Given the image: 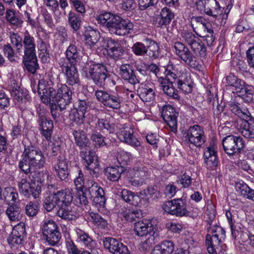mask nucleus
I'll use <instances>...</instances> for the list:
<instances>
[{"label":"nucleus","mask_w":254,"mask_h":254,"mask_svg":"<svg viewBox=\"0 0 254 254\" xmlns=\"http://www.w3.org/2000/svg\"><path fill=\"white\" fill-rule=\"evenodd\" d=\"M76 144L82 150L81 155L84 160L85 166L92 176L97 177L99 171L98 157L89 146V140L85 132L81 128L73 131Z\"/></svg>","instance_id":"obj_1"},{"label":"nucleus","mask_w":254,"mask_h":254,"mask_svg":"<svg viewBox=\"0 0 254 254\" xmlns=\"http://www.w3.org/2000/svg\"><path fill=\"white\" fill-rule=\"evenodd\" d=\"M166 79L174 80L175 85L182 92L188 94L192 90V81L190 73L184 66L168 64L163 67Z\"/></svg>","instance_id":"obj_2"},{"label":"nucleus","mask_w":254,"mask_h":254,"mask_svg":"<svg viewBox=\"0 0 254 254\" xmlns=\"http://www.w3.org/2000/svg\"><path fill=\"white\" fill-rule=\"evenodd\" d=\"M22 156L19 167L26 174L31 172L32 167L40 169L45 164V158L42 152L38 150L25 148Z\"/></svg>","instance_id":"obj_3"},{"label":"nucleus","mask_w":254,"mask_h":254,"mask_svg":"<svg viewBox=\"0 0 254 254\" xmlns=\"http://www.w3.org/2000/svg\"><path fill=\"white\" fill-rule=\"evenodd\" d=\"M73 197L70 190L65 189L47 194L44 199V207L47 211L58 207L71 204Z\"/></svg>","instance_id":"obj_4"},{"label":"nucleus","mask_w":254,"mask_h":254,"mask_svg":"<svg viewBox=\"0 0 254 254\" xmlns=\"http://www.w3.org/2000/svg\"><path fill=\"white\" fill-rule=\"evenodd\" d=\"M97 46L98 52L106 54L115 60L122 59L125 54L121 43L111 38H102Z\"/></svg>","instance_id":"obj_5"},{"label":"nucleus","mask_w":254,"mask_h":254,"mask_svg":"<svg viewBox=\"0 0 254 254\" xmlns=\"http://www.w3.org/2000/svg\"><path fill=\"white\" fill-rule=\"evenodd\" d=\"M86 77L92 79L97 85L103 86L105 85L108 77L107 70L102 64H91L85 72Z\"/></svg>","instance_id":"obj_6"},{"label":"nucleus","mask_w":254,"mask_h":254,"mask_svg":"<svg viewBox=\"0 0 254 254\" xmlns=\"http://www.w3.org/2000/svg\"><path fill=\"white\" fill-rule=\"evenodd\" d=\"M164 212L177 217H182L188 214L187 204L182 198L174 199L165 202L162 205Z\"/></svg>","instance_id":"obj_7"},{"label":"nucleus","mask_w":254,"mask_h":254,"mask_svg":"<svg viewBox=\"0 0 254 254\" xmlns=\"http://www.w3.org/2000/svg\"><path fill=\"white\" fill-rule=\"evenodd\" d=\"M95 95L99 102L104 106L114 109H120L123 101V98L119 94H110L102 90H97Z\"/></svg>","instance_id":"obj_8"},{"label":"nucleus","mask_w":254,"mask_h":254,"mask_svg":"<svg viewBox=\"0 0 254 254\" xmlns=\"http://www.w3.org/2000/svg\"><path fill=\"white\" fill-rule=\"evenodd\" d=\"M42 233L49 245L55 246L59 243L62 236L54 221H45L42 227Z\"/></svg>","instance_id":"obj_9"},{"label":"nucleus","mask_w":254,"mask_h":254,"mask_svg":"<svg viewBox=\"0 0 254 254\" xmlns=\"http://www.w3.org/2000/svg\"><path fill=\"white\" fill-rule=\"evenodd\" d=\"M216 234L211 236L207 234L205 238V245L209 254H217L221 250L220 245L222 240L225 238V231L221 228L217 227L215 230Z\"/></svg>","instance_id":"obj_10"},{"label":"nucleus","mask_w":254,"mask_h":254,"mask_svg":"<svg viewBox=\"0 0 254 254\" xmlns=\"http://www.w3.org/2000/svg\"><path fill=\"white\" fill-rule=\"evenodd\" d=\"M18 186L20 192L27 198L32 196L37 198L41 192L42 184L38 181H32L29 183L26 179H21Z\"/></svg>","instance_id":"obj_11"},{"label":"nucleus","mask_w":254,"mask_h":254,"mask_svg":"<svg viewBox=\"0 0 254 254\" xmlns=\"http://www.w3.org/2000/svg\"><path fill=\"white\" fill-rule=\"evenodd\" d=\"M11 234L8 237L7 241L12 248L21 247L26 237V225L21 222L12 227Z\"/></svg>","instance_id":"obj_12"},{"label":"nucleus","mask_w":254,"mask_h":254,"mask_svg":"<svg viewBox=\"0 0 254 254\" xmlns=\"http://www.w3.org/2000/svg\"><path fill=\"white\" fill-rule=\"evenodd\" d=\"M228 108L236 116L242 119L245 124L243 127H254V118H253L248 109L238 102H230Z\"/></svg>","instance_id":"obj_13"},{"label":"nucleus","mask_w":254,"mask_h":254,"mask_svg":"<svg viewBox=\"0 0 254 254\" xmlns=\"http://www.w3.org/2000/svg\"><path fill=\"white\" fill-rule=\"evenodd\" d=\"M49 96L52 98L53 102H56L64 106H67L71 102L72 92L65 85L63 84L56 90L53 88H49Z\"/></svg>","instance_id":"obj_14"},{"label":"nucleus","mask_w":254,"mask_h":254,"mask_svg":"<svg viewBox=\"0 0 254 254\" xmlns=\"http://www.w3.org/2000/svg\"><path fill=\"white\" fill-rule=\"evenodd\" d=\"M174 49L175 54L186 64L193 68L197 66L195 57L183 43L175 42Z\"/></svg>","instance_id":"obj_15"},{"label":"nucleus","mask_w":254,"mask_h":254,"mask_svg":"<svg viewBox=\"0 0 254 254\" xmlns=\"http://www.w3.org/2000/svg\"><path fill=\"white\" fill-rule=\"evenodd\" d=\"M128 182L133 187H138L144 183V178L148 175L145 167H135L125 171Z\"/></svg>","instance_id":"obj_16"},{"label":"nucleus","mask_w":254,"mask_h":254,"mask_svg":"<svg viewBox=\"0 0 254 254\" xmlns=\"http://www.w3.org/2000/svg\"><path fill=\"white\" fill-rule=\"evenodd\" d=\"M225 152L229 155L239 153L244 147V142L241 137L228 135L222 141Z\"/></svg>","instance_id":"obj_17"},{"label":"nucleus","mask_w":254,"mask_h":254,"mask_svg":"<svg viewBox=\"0 0 254 254\" xmlns=\"http://www.w3.org/2000/svg\"><path fill=\"white\" fill-rule=\"evenodd\" d=\"M195 3L200 12L215 18L219 16L221 7L217 0H196Z\"/></svg>","instance_id":"obj_18"},{"label":"nucleus","mask_w":254,"mask_h":254,"mask_svg":"<svg viewBox=\"0 0 254 254\" xmlns=\"http://www.w3.org/2000/svg\"><path fill=\"white\" fill-rule=\"evenodd\" d=\"M59 64L67 84L72 86L79 84V74L74 64H67L64 62V59H61Z\"/></svg>","instance_id":"obj_19"},{"label":"nucleus","mask_w":254,"mask_h":254,"mask_svg":"<svg viewBox=\"0 0 254 254\" xmlns=\"http://www.w3.org/2000/svg\"><path fill=\"white\" fill-rule=\"evenodd\" d=\"M134 232L138 236L157 235V228L151 219H144L134 224Z\"/></svg>","instance_id":"obj_20"},{"label":"nucleus","mask_w":254,"mask_h":254,"mask_svg":"<svg viewBox=\"0 0 254 254\" xmlns=\"http://www.w3.org/2000/svg\"><path fill=\"white\" fill-rule=\"evenodd\" d=\"M103 243L105 249L113 254H129L127 247L116 239L107 237Z\"/></svg>","instance_id":"obj_21"},{"label":"nucleus","mask_w":254,"mask_h":254,"mask_svg":"<svg viewBox=\"0 0 254 254\" xmlns=\"http://www.w3.org/2000/svg\"><path fill=\"white\" fill-rule=\"evenodd\" d=\"M117 21L109 31L111 34L119 36L125 35L129 34L133 27V23L129 20L123 19L119 16Z\"/></svg>","instance_id":"obj_22"},{"label":"nucleus","mask_w":254,"mask_h":254,"mask_svg":"<svg viewBox=\"0 0 254 254\" xmlns=\"http://www.w3.org/2000/svg\"><path fill=\"white\" fill-rule=\"evenodd\" d=\"M24 46V59L29 60L36 58V43L34 37L27 31L24 33L23 44Z\"/></svg>","instance_id":"obj_23"},{"label":"nucleus","mask_w":254,"mask_h":254,"mask_svg":"<svg viewBox=\"0 0 254 254\" xmlns=\"http://www.w3.org/2000/svg\"><path fill=\"white\" fill-rule=\"evenodd\" d=\"M162 117L169 127H177L178 113L171 105H166L162 109Z\"/></svg>","instance_id":"obj_24"},{"label":"nucleus","mask_w":254,"mask_h":254,"mask_svg":"<svg viewBox=\"0 0 254 254\" xmlns=\"http://www.w3.org/2000/svg\"><path fill=\"white\" fill-rule=\"evenodd\" d=\"M187 136L190 143L196 147H200L205 141L204 131L201 128H189Z\"/></svg>","instance_id":"obj_25"},{"label":"nucleus","mask_w":254,"mask_h":254,"mask_svg":"<svg viewBox=\"0 0 254 254\" xmlns=\"http://www.w3.org/2000/svg\"><path fill=\"white\" fill-rule=\"evenodd\" d=\"M155 87L153 84L146 82L141 84L138 90L137 93L140 98L144 102H149L154 99Z\"/></svg>","instance_id":"obj_26"},{"label":"nucleus","mask_w":254,"mask_h":254,"mask_svg":"<svg viewBox=\"0 0 254 254\" xmlns=\"http://www.w3.org/2000/svg\"><path fill=\"white\" fill-rule=\"evenodd\" d=\"M68 163L65 157L59 156L57 162L54 165V171L57 176L62 180H65L69 175Z\"/></svg>","instance_id":"obj_27"},{"label":"nucleus","mask_w":254,"mask_h":254,"mask_svg":"<svg viewBox=\"0 0 254 254\" xmlns=\"http://www.w3.org/2000/svg\"><path fill=\"white\" fill-rule=\"evenodd\" d=\"M203 156L204 163L208 169H213L216 167L218 163L217 150L214 145L204 149Z\"/></svg>","instance_id":"obj_28"},{"label":"nucleus","mask_w":254,"mask_h":254,"mask_svg":"<svg viewBox=\"0 0 254 254\" xmlns=\"http://www.w3.org/2000/svg\"><path fill=\"white\" fill-rule=\"evenodd\" d=\"M121 77L129 83L135 84L139 82V79L136 76L133 67L129 64H123L120 67Z\"/></svg>","instance_id":"obj_29"},{"label":"nucleus","mask_w":254,"mask_h":254,"mask_svg":"<svg viewBox=\"0 0 254 254\" xmlns=\"http://www.w3.org/2000/svg\"><path fill=\"white\" fill-rule=\"evenodd\" d=\"M126 128H121L120 130L117 133L118 138L126 143L134 147H137L140 146V141L133 135V131L129 128L126 130Z\"/></svg>","instance_id":"obj_30"},{"label":"nucleus","mask_w":254,"mask_h":254,"mask_svg":"<svg viewBox=\"0 0 254 254\" xmlns=\"http://www.w3.org/2000/svg\"><path fill=\"white\" fill-rule=\"evenodd\" d=\"M118 15L109 12H105L97 16L96 20L98 23L104 26L110 31L118 18Z\"/></svg>","instance_id":"obj_31"},{"label":"nucleus","mask_w":254,"mask_h":254,"mask_svg":"<svg viewBox=\"0 0 254 254\" xmlns=\"http://www.w3.org/2000/svg\"><path fill=\"white\" fill-rule=\"evenodd\" d=\"M74 230L77 236V240L79 242L90 250L95 248L96 243L87 233L77 228Z\"/></svg>","instance_id":"obj_32"},{"label":"nucleus","mask_w":254,"mask_h":254,"mask_svg":"<svg viewBox=\"0 0 254 254\" xmlns=\"http://www.w3.org/2000/svg\"><path fill=\"white\" fill-rule=\"evenodd\" d=\"M174 244L173 242L165 240L154 247L151 254H172L174 250Z\"/></svg>","instance_id":"obj_33"},{"label":"nucleus","mask_w":254,"mask_h":254,"mask_svg":"<svg viewBox=\"0 0 254 254\" xmlns=\"http://www.w3.org/2000/svg\"><path fill=\"white\" fill-rule=\"evenodd\" d=\"M21 209L19 205L16 204L9 205L5 210V214L11 222H16L21 218Z\"/></svg>","instance_id":"obj_34"},{"label":"nucleus","mask_w":254,"mask_h":254,"mask_svg":"<svg viewBox=\"0 0 254 254\" xmlns=\"http://www.w3.org/2000/svg\"><path fill=\"white\" fill-rule=\"evenodd\" d=\"M161 85L163 91L166 95L174 99L179 98L178 91L174 87L175 85L174 80L163 79L161 82ZM176 87L177 86H176Z\"/></svg>","instance_id":"obj_35"},{"label":"nucleus","mask_w":254,"mask_h":254,"mask_svg":"<svg viewBox=\"0 0 254 254\" xmlns=\"http://www.w3.org/2000/svg\"><path fill=\"white\" fill-rule=\"evenodd\" d=\"M84 36L85 44L90 46V48L97 50V45L100 41V40H99L100 38L99 32L97 30H92L86 31Z\"/></svg>","instance_id":"obj_36"},{"label":"nucleus","mask_w":254,"mask_h":254,"mask_svg":"<svg viewBox=\"0 0 254 254\" xmlns=\"http://www.w3.org/2000/svg\"><path fill=\"white\" fill-rule=\"evenodd\" d=\"M159 16L158 24L162 28L170 24L174 17V14L170 9L165 7L161 9Z\"/></svg>","instance_id":"obj_37"},{"label":"nucleus","mask_w":254,"mask_h":254,"mask_svg":"<svg viewBox=\"0 0 254 254\" xmlns=\"http://www.w3.org/2000/svg\"><path fill=\"white\" fill-rule=\"evenodd\" d=\"M57 214L65 220H72L75 217L76 211L71 208V204L58 207Z\"/></svg>","instance_id":"obj_38"},{"label":"nucleus","mask_w":254,"mask_h":254,"mask_svg":"<svg viewBox=\"0 0 254 254\" xmlns=\"http://www.w3.org/2000/svg\"><path fill=\"white\" fill-rule=\"evenodd\" d=\"M140 194L148 201L157 199L161 196L160 191L156 186L147 187L146 189L140 191Z\"/></svg>","instance_id":"obj_39"},{"label":"nucleus","mask_w":254,"mask_h":254,"mask_svg":"<svg viewBox=\"0 0 254 254\" xmlns=\"http://www.w3.org/2000/svg\"><path fill=\"white\" fill-rule=\"evenodd\" d=\"M3 194L5 200L9 203L15 204L19 201V194L14 188H5Z\"/></svg>","instance_id":"obj_40"},{"label":"nucleus","mask_w":254,"mask_h":254,"mask_svg":"<svg viewBox=\"0 0 254 254\" xmlns=\"http://www.w3.org/2000/svg\"><path fill=\"white\" fill-rule=\"evenodd\" d=\"M123 169L121 167H109L105 169V174L108 179L112 181H117L121 177Z\"/></svg>","instance_id":"obj_41"},{"label":"nucleus","mask_w":254,"mask_h":254,"mask_svg":"<svg viewBox=\"0 0 254 254\" xmlns=\"http://www.w3.org/2000/svg\"><path fill=\"white\" fill-rule=\"evenodd\" d=\"M121 195L123 199L133 205H137L138 204V201L139 200V196L135 194V193L127 189H123L121 191Z\"/></svg>","instance_id":"obj_42"},{"label":"nucleus","mask_w":254,"mask_h":254,"mask_svg":"<svg viewBox=\"0 0 254 254\" xmlns=\"http://www.w3.org/2000/svg\"><path fill=\"white\" fill-rule=\"evenodd\" d=\"M226 81L229 86L234 88V89L237 93H238L239 91H241V89L244 87L245 82L233 74L227 76Z\"/></svg>","instance_id":"obj_43"},{"label":"nucleus","mask_w":254,"mask_h":254,"mask_svg":"<svg viewBox=\"0 0 254 254\" xmlns=\"http://www.w3.org/2000/svg\"><path fill=\"white\" fill-rule=\"evenodd\" d=\"M123 217L129 222L135 221L142 217V212L140 209H129L126 210L123 213Z\"/></svg>","instance_id":"obj_44"},{"label":"nucleus","mask_w":254,"mask_h":254,"mask_svg":"<svg viewBox=\"0 0 254 254\" xmlns=\"http://www.w3.org/2000/svg\"><path fill=\"white\" fill-rule=\"evenodd\" d=\"M66 57L69 62L68 64H75L77 59L79 57V52L77 47L73 44H70L67 48L66 52Z\"/></svg>","instance_id":"obj_45"},{"label":"nucleus","mask_w":254,"mask_h":254,"mask_svg":"<svg viewBox=\"0 0 254 254\" xmlns=\"http://www.w3.org/2000/svg\"><path fill=\"white\" fill-rule=\"evenodd\" d=\"M40 204L37 201H29L25 207V214L30 217L35 216L39 211Z\"/></svg>","instance_id":"obj_46"},{"label":"nucleus","mask_w":254,"mask_h":254,"mask_svg":"<svg viewBox=\"0 0 254 254\" xmlns=\"http://www.w3.org/2000/svg\"><path fill=\"white\" fill-rule=\"evenodd\" d=\"M190 45V48L196 55L204 57L206 53V48L200 39L198 38Z\"/></svg>","instance_id":"obj_47"},{"label":"nucleus","mask_w":254,"mask_h":254,"mask_svg":"<svg viewBox=\"0 0 254 254\" xmlns=\"http://www.w3.org/2000/svg\"><path fill=\"white\" fill-rule=\"evenodd\" d=\"M68 19L70 26L74 31L80 28L81 22L80 15L70 11L68 15Z\"/></svg>","instance_id":"obj_48"},{"label":"nucleus","mask_w":254,"mask_h":254,"mask_svg":"<svg viewBox=\"0 0 254 254\" xmlns=\"http://www.w3.org/2000/svg\"><path fill=\"white\" fill-rule=\"evenodd\" d=\"M117 160L119 164L123 166L127 164L132 158V154L123 150H120L116 156Z\"/></svg>","instance_id":"obj_49"},{"label":"nucleus","mask_w":254,"mask_h":254,"mask_svg":"<svg viewBox=\"0 0 254 254\" xmlns=\"http://www.w3.org/2000/svg\"><path fill=\"white\" fill-rule=\"evenodd\" d=\"M159 47L157 43L151 41L149 45L146 47V56L150 58L156 59L159 56Z\"/></svg>","instance_id":"obj_50"},{"label":"nucleus","mask_w":254,"mask_h":254,"mask_svg":"<svg viewBox=\"0 0 254 254\" xmlns=\"http://www.w3.org/2000/svg\"><path fill=\"white\" fill-rule=\"evenodd\" d=\"M9 37L11 43L15 47L16 51L18 53L21 52L23 44L22 38L18 33L14 32L11 33Z\"/></svg>","instance_id":"obj_51"},{"label":"nucleus","mask_w":254,"mask_h":254,"mask_svg":"<svg viewBox=\"0 0 254 254\" xmlns=\"http://www.w3.org/2000/svg\"><path fill=\"white\" fill-rule=\"evenodd\" d=\"M88 186L89 192L94 193V196L105 197V192L103 189L99 186L96 183L90 181L88 182Z\"/></svg>","instance_id":"obj_52"},{"label":"nucleus","mask_w":254,"mask_h":254,"mask_svg":"<svg viewBox=\"0 0 254 254\" xmlns=\"http://www.w3.org/2000/svg\"><path fill=\"white\" fill-rule=\"evenodd\" d=\"M88 214L95 224L101 228H105L106 227L107 225L106 220L100 216L98 213L93 211H88Z\"/></svg>","instance_id":"obj_53"},{"label":"nucleus","mask_w":254,"mask_h":254,"mask_svg":"<svg viewBox=\"0 0 254 254\" xmlns=\"http://www.w3.org/2000/svg\"><path fill=\"white\" fill-rule=\"evenodd\" d=\"M190 24L194 31V28L202 29L206 24L208 25V22L201 16H193L191 18Z\"/></svg>","instance_id":"obj_54"},{"label":"nucleus","mask_w":254,"mask_h":254,"mask_svg":"<svg viewBox=\"0 0 254 254\" xmlns=\"http://www.w3.org/2000/svg\"><path fill=\"white\" fill-rule=\"evenodd\" d=\"M157 235L147 236L148 238L144 241H141L139 245V249L141 251L149 250L155 244V239Z\"/></svg>","instance_id":"obj_55"},{"label":"nucleus","mask_w":254,"mask_h":254,"mask_svg":"<svg viewBox=\"0 0 254 254\" xmlns=\"http://www.w3.org/2000/svg\"><path fill=\"white\" fill-rule=\"evenodd\" d=\"M11 95L13 99L16 100L18 102L24 103L26 100L27 94L26 91L19 88L12 90Z\"/></svg>","instance_id":"obj_56"},{"label":"nucleus","mask_w":254,"mask_h":254,"mask_svg":"<svg viewBox=\"0 0 254 254\" xmlns=\"http://www.w3.org/2000/svg\"><path fill=\"white\" fill-rule=\"evenodd\" d=\"M47 85V82L44 79H41L39 81V83L37 86V92L44 99V96H47L49 95L50 90L49 88Z\"/></svg>","instance_id":"obj_57"},{"label":"nucleus","mask_w":254,"mask_h":254,"mask_svg":"<svg viewBox=\"0 0 254 254\" xmlns=\"http://www.w3.org/2000/svg\"><path fill=\"white\" fill-rule=\"evenodd\" d=\"M6 20L11 24L18 25L22 23V20L15 15L14 12L10 9H7L5 13Z\"/></svg>","instance_id":"obj_58"},{"label":"nucleus","mask_w":254,"mask_h":254,"mask_svg":"<svg viewBox=\"0 0 254 254\" xmlns=\"http://www.w3.org/2000/svg\"><path fill=\"white\" fill-rule=\"evenodd\" d=\"M84 117V115H81L80 112L73 109L71 110L69 114L70 121L75 123L77 126H80L81 125Z\"/></svg>","instance_id":"obj_59"},{"label":"nucleus","mask_w":254,"mask_h":254,"mask_svg":"<svg viewBox=\"0 0 254 254\" xmlns=\"http://www.w3.org/2000/svg\"><path fill=\"white\" fill-rule=\"evenodd\" d=\"M66 106L64 104H61L60 106V103H52L51 106V111L52 116L55 121H57V119L60 116V112L66 109Z\"/></svg>","instance_id":"obj_60"},{"label":"nucleus","mask_w":254,"mask_h":254,"mask_svg":"<svg viewBox=\"0 0 254 254\" xmlns=\"http://www.w3.org/2000/svg\"><path fill=\"white\" fill-rule=\"evenodd\" d=\"M75 201L77 205L86 206L88 203V200L83 190H78L76 193Z\"/></svg>","instance_id":"obj_61"},{"label":"nucleus","mask_w":254,"mask_h":254,"mask_svg":"<svg viewBox=\"0 0 254 254\" xmlns=\"http://www.w3.org/2000/svg\"><path fill=\"white\" fill-rule=\"evenodd\" d=\"M77 173L78 176L75 177L74 180V185L77 190H83L84 187V175L80 169H78Z\"/></svg>","instance_id":"obj_62"},{"label":"nucleus","mask_w":254,"mask_h":254,"mask_svg":"<svg viewBox=\"0 0 254 254\" xmlns=\"http://www.w3.org/2000/svg\"><path fill=\"white\" fill-rule=\"evenodd\" d=\"M65 246L68 254H82L83 251L79 250L74 242L70 239H67Z\"/></svg>","instance_id":"obj_63"},{"label":"nucleus","mask_w":254,"mask_h":254,"mask_svg":"<svg viewBox=\"0 0 254 254\" xmlns=\"http://www.w3.org/2000/svg\"><path fill=\"white\" fill-rule=\"evenodd\" d=\"M132 50L137 56L146 55V47L141 42L135 43L132 47Z\"/></svg>","instance_id":"obj_64"}]
</instances>
